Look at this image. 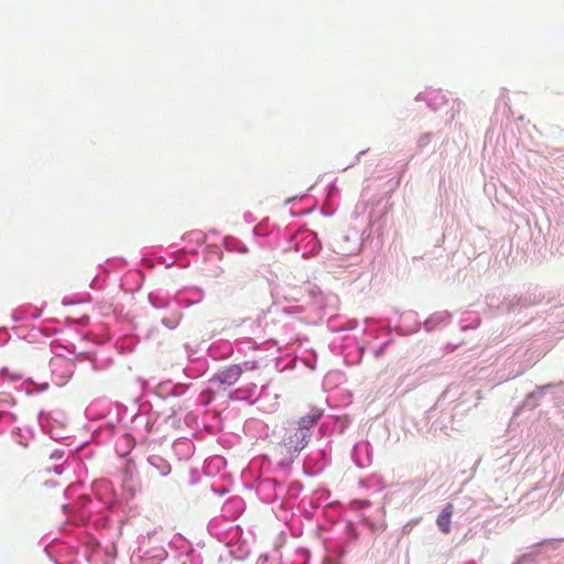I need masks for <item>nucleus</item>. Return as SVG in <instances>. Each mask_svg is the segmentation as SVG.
<instances>
[{"label": "nucleus", "mask_w": 564, "mask_h": 564, "mask_svg": "<svg viewBox=\"0 0 564 564\" xmlns=\"http://www.w3.org/2000/svg\"><path fill=\"white\" fill-rule=\"evenodd\" d=\"M241 373V367L238 365H232L216 373L213 378V381H218L219 383L231 386L239 380Z\"/></svg>", "instance_id": "f03ea898"}, {"label": "nucleus", "mask_w": 564, "mask_h": 564, "mask_svg": "<svg viewBox=\"0 0 564 564\" xmlns=\"http://www.w3.org/2000/svg\"><path fill=\"white\" fill-rule=\"evenodd\" d=\"M322 412L314 410L312 413L302 416L297 422V430L294 435H290L284 440V445L289 448H293L294 452H299L307 444L308 433L307 431L314 426L321 419Z\"/></svg>", "instance_id": "f257e3e1"}, {"label": "nucleus", "mask_w": 564, "mask_h": 564, "mask_svg": "<svg viewBox=\"0 0 564 564\" xmlns=\"http://www.w3.org/2000/svg\"><path fill=\"white\" fill-rule=\"evenodd\" d=\"M453 513V506L447 505L437 517V525L444 533H448L451 530V517Z\"/></svg>", "instance_id": "7ed1b4c3"}]
</instances>
